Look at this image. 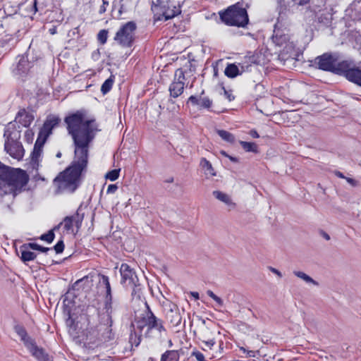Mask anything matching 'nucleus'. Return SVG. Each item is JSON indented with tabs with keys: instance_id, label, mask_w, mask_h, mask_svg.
Segmentation results:
<instances>
[{
	"instance_id": "1",
	"label": "nucleus",
	"mask_w": 361,
	"mask_h": 361,
	"mask_svg": "<svg viewBox=\"0 0 361 361\" xmlns=\"http://www.w3.org/2000/svg\"><path fill=\"white\" fill-rule=\"evenodd\" d=\"M67 129L75 145V157L72 164L54 179L58 192H73L78 187L80 176L87 164L89 145L98 130L94 119L84 111H77L65 118Z\"/></svg>"
},
{
	"instance_id": "2",
	"label": "nucleus",
	"mask_w": 361,
	"mask_h": 361,
	"mask_svg": "<svg viewBox=\"0 0 361 361\" xmlns=\"http://www.w3.org/2000/svg\"><path fill=\"white\" fill-rule=\"evenodd\" d=\"M27 181V175L23 170L8 168L0 180V188L4 194L16 195L21 191Z\"/></svg>"
},
{
	"instance_id": "3",
	"label": "nucleus",
	"mask_w": 361,
	"mask_h": 361,
	"mask_svg": "<svg viewBox=\"0 0 361 361\" xmlns=\"http://www.w3.org/2000/svg\"><path fill=\"white\" fill-rule=\"evenodd\" d=\"M219 16L222 22L229 26L244 27L249 21L246 10L237 5L229 6L225 11L220 12Z\"/></svg>"
},
{
	"instance_id": "4",
	"label": "nucleus",
	"mask_w": 361,
	"mask_h": 361,
	"mask_svg": "<svg viewBox=\"0 0 361 361\" xmlns=\"http://www.w3.org/2000/svg\"><path fill=\"white\" fill-rule=\"evenodd\" d=\"M136 324L140 329L144 327H147V334H149L151 331H155L157 332L159 336H161V333L165 332L162 321L154 315L149 307H147V309L142 314V316L137 319Z\"/></svg>"
},
{
	"instance_id": "5",
	"label": "nucleus",
	"mask_w": 361,
	"mask_h": 361,
	"mask_svg": "<svg viewBox=\"0 0 361 361\" xmlns=\"http://www.w3.org/2000/svg\"><path fill=\"white\" fill-rule=\"evenodd\" d=\"M111 325L112 324H108L107 321L105 324L99 325L96 331L90 332L87 336L88 344L99 346L102 343L112 341L114 335L112 333Z\"/></svg>"
},
{
	"instance_id": "6",
	"label": "nucleus",
	"mask_w": 361,
	"mask_h": 361,
	"mask_svg": "<svg viewBox=\"0 0 361 361\" xmlns=\"http://www.w3.org/2000/svg\"><path fill=\"white\" fill-rule=\"evenodd\" d=\"M135 30L136 24L132 21L128 22L116 33L114 40L122 47H131L134 41Z\"/></svg>"
},
{
	"instance_id": "7",
	"label": "nucleus",
	"mask_w": 361,
	"mask_h": 361,
	"mask_svg": "<svg viewBox=\"0 0 361 361\" xmlns=\"http://www.w3.org/2000/svg\"><path fill=\"white\" fill-rule=\"evenodd\" d=\"M121 275V283L127 287L133 288V295L137 294L140 288L137 276L133 269L127 264H122L120 267Z\"/></svg>"
},
{
	"instance_id": "8",
	"label": "nucleus",
	"mask_w": 361,
	"mask_h": 361,
	"mask_svg": "<svg viewBox=\"0 0 361 361\" xmlns=\"http://www.w3.org/2000/svg\"><path fill=\"white\" fill-rule=\"evenodd\" d=\"M99 288H103L105 293V305L104 309L106 313V321L108 324H112V302H111V290L109 278L104 275H99Z\"/></svg>"
},
{
	"instance_id": "9",
	"label": "nucleus",
	"mask_w": 361,
	"mask_h": 361,
	"mask_svg": "<svg viewBox=\"0 0 361 361\" xmlns=\"http://www.w3.org/2000/svg\"><path fill=\"white\" fill-rule=\"evenodd\" d=\"M82 219L83 216L76 213L72 216H66L57 227L54 228V229H56L60 226H63V229L67 233L75 234L81 226Z\"/></svg>"
},
{
	"instance_id": "10",
	"label": "nucleus",
	"mask_w": 361,
	"mask_h": 361,
	"mask_svg": "<svg viewBox=\"0 0 361 361\" xmlns=\"http://www.w3.org/2000/svg\"><path fill=\"white\" fill-rule=\"evenodd\" d=\"M202 323L205 324V321L204 320ZM219 334V331H216L209 326L203 325L200 328L198 337L204 344L207 349L212 350L216 343V336Z\"/></svg>"
},
{
	"instance_id": "11",
	"label": "nucleus",
	"mask_w": 361,
	"mask_h": 361,
	"mask_svg": "<svg viewBox=\"0 0 361 361\" xmlns=\"http://www.w3.org/2000/svg\"><path fill=\"white\" fill-rule=\"evenodd\" d=\"M169 4L170 2L166 0H153L154 8L160 10L166 20L171 19L180 13L179 8Z\"/></svg>"
},
{
	"instance_id": "12",
	"label": "nucleus",
	"mask_w": 361,
	"mask_h": 361,
	"mask_svg": "<svg viewBox=\"0 0 361 361\" xmlns=\"http://www.w3.org/2000/svg\"><path fill=\"white\" fill-rule=\"evenodd\" d=\"M184 75L181 69H178L175 73V80L169 87V92L171 97L176 98L180 96L184 90Z\"/></svg>"
},
{
	"instance_id": "13",
	"label": "nucleus",
	"mask_w": 361,
	"mask_h": 361,
	"mask_svg": "<svg viewBox=\"0 0 361 361\" xmlns=\"http://www.w3.org/2000/svg\"><path fill=\"white\" fill-rule=\"evenodd\" d=\"M300 56V52L295 49V46L293 42L287 43L282 49L280 50L279 55V58L283 61H287L289 59L299 61Z\"/></svg>"
},
{
	"instance_id": "14",
	"label": "nucleus",
	"mask_w": 361,
	"mask_h": 361,
	"mask_svg": "<svg viewBox=\"0 0 361 361\" xmlns=\"http://www.w3.org/2000/svg\"><path fill=\"white\" fill-rule=\"evenodd\" d=\"M337 59L329 54H324L315 59V64L319 69L333 72Z\"/></svg>"
},
{
	"instance_id": "15",
	"label": "nucleus",
	"mask_w": 361,
	"mask_h": 361,
	"mask_svg": "<svg viewBox=\"0 0 361 361\" xmlns=\"http://www.w3.org/2000/svg\"><path fill=\"white\" fill-rule=\"evenodd\" d=\"M60 121V118L56 116H51L47 118L42 128L40 129L38 136L39 140L45 142L49 135L51 133L52 129L56 127Z\"/></svg>"
},
{
	"instance_id": "16",
	"label": "nucleus",
	"mask_w": 361,
	"mask_h": 361,
	"mask_svg": "<svg viewBox=\"0 0 361 361\" xmlns=\"http://www.w3.org/2000/svg\"><path fill=\"white\" fill-rule=\"evenodd\" d=\"M168 307L166 312V318L175 326H178L181 322V316L178 307L176 305L169 302L166 305Z\"/></svg>"
},
{
	"instance_id": "17",
	"label": "nucleus",
	"mask_w": 361,
	"mask_h": 361,
	"mask_svg": "<svg viewBox=\"0 0 361 361\" xmlns=\"http://www.w3.org/2000/svg\"><path fill=\"white\" fill-rule=\"evenodd\" d=\"M26 348L38 361H48L49 355L44 350L36 345L35 343L26 341Z\"/></svg>"
},
{
	"instance_id": "18",
	"label": "nucleus",
	"mask_w": 361,
	"mask_h": 361,
	"mask_svg": "<svg viewBox=\"0 0 361 361\" xmlns=\"http://www.w3.org/2000/svg\"><path fill=\"white\" fill-rule=\"evenodd\" d=\"M5 149L14 159L19 160L24 156V149L23 146L18 142H7L5 145Z\"/></svg>"
},
{
	"instance_id": "19",
	"label": "nucleus",
	"mask_w": 361,
	"mask_h": 361,
	"mask_svg": "<svg viewBox=\"0 0 361 361\" xmlns=\"http://www.w3.org/2000/svg\"><path fill=\"white\" fill-rule=\"evenodd\" d=\"M354 66L355 64L352 61H343L338 63L335 62L333 73L342 75L347 79V73L351 71Z\"/></svg>"
},
{
	"instance_id": "20",
	"label": "nucleus",
	"mask_w": 361,
	"mask_h": 361,
	"mask_svg": "<svg viewBox=\"0 0 361 361\" xmlns=\"http://www.w3.org/2000/svg\"><path fill=\"white\" fill-rule=\"evenodd\" d=\"M214 197L219 201L225 204L229 210L234 209L236 204L233 201L231 195L219 190L213 192Z\"/></svg>"
},
{
	"instance_id": "21",
	"label": "nucleus",
	"mask_w": 361,
	"mask_h": 361,
	"mask_svg": "<svg viewBox=\"0 0 361 361\" xmlns=\"http://www.w3.org/2000/svg\"><path fill=\"white\" fill-rule=\"evenodd\" d=\"M31 243L23 244L20 247V252L21 253L20 259L23 262L34 260L37 255L32 251V247H30Z\"/></svg>"
},
{
	"instance_id": "22",
	"label": "nucleus",
	"mask_w": 361,
	"mask_h": 361,
	"mask_svg": "<svg viewBox=\"0 0 361 361\" xmlns=\"http://www.w3.org/2000/svg\"><path fill=\"white\" fill-rule=\"evenodd\" d=\"M274 32L273 41L276 46L283 48L287 43L291 42L289 41V37L286 34H283L281 30L276 27Z\"/></svg>"
},
{
	"instance_id": "23",
	"label": "nucleus",
	"mask_w": 361,
	"mask_h": 361,
	"mask_svg": "<svg viewBox=\"0 0 361 361\" xmlns=\"http://www.w3.org/2000/svg\"><path fill=\"white\" fill-rule=\"evenodd\" d=\"M188 102H191L194 105H197L200 108L209 109L212 105V101L206 97H195L190 96L188 99Z\"/></svg>"
},
{
	"instance_id": "24",
	"label": "nucleus",
	"mask_w": 361,
	"mask_h": 361,
	"mask_svg": "<svg viewBox=\"0 0 361 361\" xmlns=\"http://www.w3.org/2000/svg\"><path fill=\"white\" fill-rule=\"evenodd\" d=\"M30 69V63L27 59L22 56L19 59L16 68L14 70V73L16 75H22L26 73Z\"/></svg>"
},
{
	"instance_id": "25",
	"label": "nucleus",
	"mask_w": 361,
	"mask_h": 361,
	"mask_svg": "<svg viewBox=\"0 0 361 361\" xmlns=\"http://www.w3.org/2000/svg\"><path fill=\"white\" fill-rule=\"evenodd\" d=\"M347 79L361 86V70L355 66L353 70L347 73Z\"/></svg>"
},
{
	"instance_id": "26",
	"label": "nucleus",
	"mask_w": 361,
	"mask_h": 361,
	"mask_svg": "<svg viewBox=\"0 0 361 361\" xmlns=\"http://www.w3.org/2000/svg\"><path fill=\"white\" fill-rule=\"evenodd\" d=\"M17 119L24 126H28L33 121L32 114L26 112L25 111H20L18 114Z\"/></svg>"
},
{
	"instance_id": "27",
	"label": "nucleus",
	"mask_w": 361,
	"mask_h": 361,
	"mask_svg": "<svg viewBox=\"0 0 361 361\" xmlns=\"http://www.w3.org/2000/svg\"><path fill=\"white\" fill-rule=\"evenodd\" d=\"M293 273L295 276L302 280L307 284H312L314 286L319 285V283L316 281H314L311 276H310L303 271H293Z\"/></svg>"
},
{
	"instance_id": "28",
	"label": "nucleus",
	"mask_w": 361,
	"mask_h": 361,
	"mask_svg": "<svg viewBox=\"0 0 361 361\" xmlns=\"http://www.w3.org/2000/svg\"><path fill=\"white\" fill-rule=\"evenodd\" d=\"M45 1L46 0H33L29 5L30 6V13L34 15L37 11H42L45 7Z\"/></svg>"
},
{
	"instance_id": "29",
	"label": "nucleus",
	"mask_w": 361,
	"mask_h": 361,
	"mask_svg": "<svg viewBox=\"0 0 361 361\" xmlns=\"http://www.w3.org/2000/svg\"><path fill=\"white\" fill-rule=\"evenodd\" d=\"M224 73L228 78H235L240 74V71L235 64L231 63L226 66Z\"/></svg>"
},
{
	"instance_id": "30",
	"label": "nucleus",
	"mask_w": 361,
	"mask_h": 361,
	"mask_svg": "<svg viewBox=\"0 0 361 361\" xmlns=\"http://www.w3.org/2000/svg\"><path fill=\"white\" fill-rule=\"evenodd\" d=\"M45 142H42V139H40L39 141V136H38L37 141L35 142L34 150L32 152V160L35 161H37L38 160V158L41 155L42 152V147L44 145Z\"/></svg>"
},
{
	"instance_id": "31",
	"label": "nucleus",
	"mask_w": 361,
	"mask_h": 361,
	"mask_svg": "<svg viewBox=\"0 0 361 361\" xmlns=\"http://www.w3.org/2000/svg\"><path fill=\"white\" fill-rule=\"evenodd\" d=\"M179 353L176 350H167L161 357V361H178Z\"/></svg>"
},
{
	"instance_id": "32",
	"label": "nucleus",
	"mask_w": 361,
	"mask_h": 361,
	"mask_svg": "<svg viewBox=\"0 0 361 361\" xmlns=\"http://www.w3.org/2000/svg\"><path fill=\"white\" fill-rule=\"evenodd\" d=\"M200 165L204 171V173L207 176H214L216 175L214 170L211 163L206 159L202 158L200 161Z\"/></svg>"
},
{
	"instance_id": "33",
	"label": "nucleus",
	"mask_w": 361,
	"mask_h": 361,
	"mask_svg": "<svg viewBox=\"0 0 361 361\" xmlns=\"http://www.w3.org/2000/svg\"><path fill=\"white\" fill-rule=\"evenodd\" d=\"M217 134L223 139L224 141L233 143L235 141V137L233 135L230 133L229 132L224 130H218L216 131Z\"/></svg>"
},
{
	"instance_id": "34",
	"label": "nucleus",
	"mask_w": 361,
	"mask_h": 361,
	"mask_svg": "<svg viewBox=\"0 0 361 361\" xmlns=\"http://www.w3.org/2000/svg\"><path fill=\"white\" fill-rule=\"evenodd\" d=\"M240 144L246 152H257V145L253 142L240 141Z\"/></svg>"
},
{
	"instance_id": "35",
	"label": "nucleus",
	"mask_w": 361,
	"mask_h": 361,
	"mask_svg": "<svg viewBox=\"0 0 361 361\" xmlns=\"http://www.w3.org/2000/svg\"><path fill=\"white\" fill-rule=\"evenodd\" d=\"M120 169H114L109 171L106 175L105 178L110 180L111 181L116 180L119 176Z\"/></svg>"
},
{
	"instance_id": "36",
	"label": "nucleus",
	"mask_w": 361,
	"mask_h": 361,
	"mask_svg": "<svg viewBox=\"0 0 361 361\" xmlns=\"http://www.w3.org/2000/svg\"><path fill=\"white\" fill-rule=\"evenodd\" d=\"M113 85V80L111 79H107L102 84L101 91L103 94H106L111 89Z\"/></svg>"
},
{
	"instance_id": "37",
	"label": "nucleus",
	"mask_w": 361,
	"mask_h": 361,
	"mask_svg": "<svg viewBox=\"0 0 361 361\" xmlns=\"http://www.w3.org/2000/svg\"><path fill=\"white\" fill-rule=\"evenodd\" d=\"M54 238V233L52 230L49 231L47 233L41 235L40 239L47 243H51Z\"/></svg>"
},
{
	"instance_id": "38",
	"label": "nucleus",
	"mask_w": 361,
	"mask_h": 361,
	"mask_svg": "<svg viewBox=\"0 0 361 361\" xmlns=\"http://www.w3.org/2000/svg\"><path fill=\"white\" fill-rule=\"evenodd\" d=\"M207 294L210 298H212L218 304L219 306L222 307L224 305L223 300L219 297L216 295L212 290H208L207 291Z\"/></svg>"
},
{
	"instance_id": "39",
	"label": "nucleus",
	"mask_w": 361,
	"mask_h": 361,
	"mask_svg": "<svg viewBox=\"0 0 361 361\" xmlns=\"http://www.w3.org/2000/svg\"><path fill=\"white\" fill-rule=\"evenodd\" d=\"M219 94H223L224 97L228 99V101L231 102L232 100L234 99V97L233 95L232 94L231 92V91H228L225 89V87H222L221 88V90L219 92Z\"/></svg>"
},
{
	"instance_id": "40",
	"label": "nucleus",
	"mask_w": 361,
	"mask_h": 361,
	"mask_svg": "<svg viewBox=\"0 0 361 361\" xmlns=\"http://www.w3.org/2000/svg\"><path fill=\"white\" fill-rule=\"evenodd\" d=\"M107 36H108V32L105 30H102L99 31V32L98 33V40L102 43V44H105L106 40H107Z\"/></svg>"
},
{
	"instance_id": "41",
	"label": "nucleus",
	"mask_w": 361,
	"mask_h": 361,
	"mask_svg": "<svg viewBox=\"0 0 361 361\" xmlns=\"http://www.w3.org/2000/svg\"><path fill=\"white\" fill-rule=\"evenodd\" d=\"M18 334L20 336L22 341L24 343V345L26 346V341L33 342V340L27 336L26 332L21 329L18 331Z\"/></svg>"
},
{
	"instance_id": "42",
	"label": "nucleus",
	"mask_w": 361,
	"mask_h": 361,
	"mask_svg": "<svg viewBox=\"0 0 361 361\" xmlns=\"http://www.w3.org/2000/svg\"><path fill=\"white\" fill-rule=\"evenodd\" d=\"M31 244L30 247H32L33 250H39L42 252H47L49 250V247H42L37 243H31Z\"/></svg>"
},
{
	"instance_id": "43",
	"label": "nucleus",
	"mask_w": 361,
	"mask_h": 361,
	"mask_svg": "<svg viewBox=\"0 0 361 361\" xmlns=\"http://www.w3.org/2000/svg\"><path fill=\"white\" fill-rule=\"evenodd\" d=\"M54 248L56 253L62 252L64 249L63 242L62 240L59 241Z\"/></svg>"
},
{
	"instance_id": "44",
	"label": "nucleus",
	"mask_w": 361,
	"mask_h": 361,
	"mask_svg": "<svg viewBox=\"0 0 361 361\" xmlns=\"http://www.w3.org/2000/svg\"><path fill=\"white\" fill-rule=\"evenodd\" d=\"M109 3L107 0H102V5L99 8V13L100 14L104 13L106 11V7L109 6Z\"/></svg>"
},
{
	"instance_id": "45",
	"label": "nucleus",
	"mask_w": 361,
	"mask_h": 361,
	"mask_svg": "<svg viewBox=\"0 0 361 361\" xmlns=\"http://www.w3.org/2000/svg\"><path fill=\"white\" fill-rule=\"evenodd\" d=\"M240 350L243 351V353H247V357H255V352L253 350H247L244 347H240Z\"/></svg>"
},
{
	"instance_id": "46",
	"label": "nucleus",
	"mask_w": 361,
	"mask_h": 361,
	"mask_svg": "<svg viewBox=\"0 0 361 361\" xmlns=\"http://www.w3.org/2000/svg\"><path fill=\"white\" fill-rule=\"evenodd\" d=\"M117 189H118V187L116 185L111 184L108 186L106 192L108 194H113L116 191Z\"/></svg>"
},
{
	"instance_id": "47",
	"label": "nucleus",
	"mask_w": 361,
	"mask_h": 361,
	"mask_svg": "<svg viewBox=\"0 0 361 361\" xmlns=\"http://www.w3.org/2000/svg\"><path fill=\"white\" fill-rule=\"evenodd\" d=\"M193 355L197 361H206L204 355L200 352L194 353Z\"/></svg>"
},
{
	"instance_id": "48",
	"label": "nucleus",
	"mask_w": 361,
	"mask_h": 361,
	"mask_svg": "<svg viewBox=\"0 0 361 361\" xmlns=\"http://www.w3.org/2000/svg\"><path fill=\"white\" fill-rule=\"evenodd\" d=\"M345 179L352 186H356L357 184V182L355 180H354V179H353L351 178L346 177V178H345Z\"/></svg>"
},
{
	"instance_id": "49",
	"label": "nucleus",
	"mask_w": 361,
	"mask_h": 361,
	"mask_svg": "<svg viewBox=\"0 0 361 361\" xmlns=\"http://www.w3.org/2000/svg\"><path fill=\"white\" fill-rule=\"evenodd\" d=\"M269 270L275 274L276 275H277L279 278H281L282 277V274L281 271H279L278 269L274 268V267H269Z\"/></svg>"
},
{
	"instance_id": "50",
	"label": "nucleus",
	"mask_w": 361,
	"mask_h": 361,
	"mask_svg": "<svg viewBox=\"0 0 361 361\" xmlns=\"http://www.w3.org/2000/svg\"><path fill=\"white\" fill-rule=\"evenodd\" d=\"M295 4L299 5H303L309 2L310 0H292Z\"/></svg>"
},
{
	"instance_id": "51",
	"label": "nucleus",
	"mask_w": 361,
	"mask_h": 361,
	"mask_svg": "<svg viewBox=\"0 0 361 361\" xmlns=\"http://www.w3.org/2000/svg\"><path fill=\"white\" fill-rule=\"evenodd\" d=\"M321 235H322V236L324 238H325L326 240H330V236H329V235L327 233H326L325 231H321Z\"/></svg>"
},
{
	"instance_id": "52",
	"label": "nucleus",
	"mask_w": 361,
	"mask_h": 361,
	"mask_svg": "<svg viewBox=\"0 0 361 361\" xmlns=\"http://www.w3.org/2000/svg\"><path fill=\"white\" fill-rule=\"evenodd\" d=\"M250 135L252 137H255V138H257V137H259V134L257 133V132L256 130H251V131L250 132Z\"/></svg>"
},
{
	"instance_id": "53",
	"label": "nucleus",
	"mask_w": 361,
	"mask_h": 361,
	"mask_svg": "<svg viewBox=\"0 0 361 361\" xmlns=\"http://www.w3.org/2000/svg\"><path fill=\"white\" fill-rule=\"evenodd\" d=\"M335 174L336 176L341 178H346L342 173H341L340 171H336L335 172Z\"/></svg>"
},
{
	"instance_id": "54",
	"label": "nucleus",
	"mask_w": 361,
	"mask_h": 361,
	"mask_svg": "<svg viewBox=\"0 0 361 361\" xmlns=\"http://www.w3.org/2000/svg\"><path fill=\"white\" fill-rule=\"evenodd\" d=\"M89 278L88 277H85L80 280H78L76 283H85L86 281H88L89 280Z\"/></svg>"
},
{
	"instance_id": "55",
	"label": "nucleus",
	"mask_w": 361,
	"mask_h": 361,
	"mask_svg": "<svg viewBox=\"0 0 361 361\" xmlns=\"http://www.w3.org/2000/svg\"><path fill=\"white\" fill-rule=\"evenodd\" d=\"M191 295L196 299V300H198L199 299V293H197V292H192L191 293Z\"/></svg>"
},
{
	"instance_id": "56",
	"label": "nucleus",
	"mask_w": 361,
	"mask_h": 361,
	"mask_svg": "<svg viewBox=\"0 0 361 361\" xmlns=\"http://www.w3.org/2000/svg\"><path fill=\"white\" fill-rule=\"evenodd\" d=\"M228 158H229V159H230L231 161H234V162H236V161H237V159H236V158H235V157H231V156H229V155H228Z\"/></svg>"
},
{
	"instance_id": "57",
	"label": "nucleus",
	"mask_w": 361,
	"mask_h": 361,
	"mask_svg": "<svg viewBox=\"0 0 361 361\" xmlns=\"http://www.w3.org/2000/svg\"><path fill=\"white\" fill-rule=\"evenodd\" d=\"M221 154L222 155H224V156L226 157H228V154H226V152H224V151H221Z\"/></svg>"
},
{
	"instance_id": "58",
	"label": "nucleus",
	"mask_w": 361,
	"mask_h": 361,
	"mask_svg": "<svg viewBox=\"0 0 361 361\" xmlns=\"http://www.w3.org/2000/svg\"><path fill=\"white\" fill-rule=\"evenodd\" d=\"M122 9H123V7L121 6V8H120V9H119V11H118L119 15H121V13H122Z\"/></svg>"
},
{
	"instance_id": "59",
	"label": "nucleus",
	"mask_w": 361,
	"mask_h": 361,
	"mask_svg": "<svg viewBox=\"0 0 361 361\" xmlns=\"http://www.w3.org/2000/svg\"><path fill=\"white\" fill-rule=\"evenodd\" d=\"M61 154L60 152H59V153L56 154V157H61Z\"/></svg>"
},
{
	"instance_id": "60",
	"label": "nucleus",
	"mask_w": 361,
	"mask_h": 361,
	"mask_svg": "<svg viewBox=\"0 0 361 361\" xmlns=\"http://www.w3.org/2000/svg\"><path fill=\"white\" fill-rule=\"evenodd\" d=\"M139 343H140V341H138V342L136 343V346H137V345H138Z\"/></svg>"
}]
</instances>
